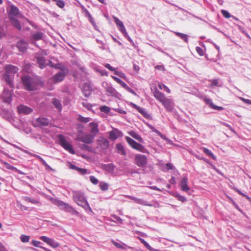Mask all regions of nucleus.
I'll return each mask as SVG.
<instances>
[{
	"label": "nucleus",
	"mask_w": 251,
	"mask_h": 251,
	"mask_svg": "<svg viewBox=\"0 0 251 251\" xmlns=\"http://www.w3.org/2000/svg\"><path fill=\"white\" fill-rule=\"evenodd\" d=\"M153 96L157 100L163 105L167 111H173L175 105L173 99L166 97L163 93L160 92L157 89L154 90Z\"/></svg>",
	"instance_id": "obj_1"
},
{
	"label": "nucleus",
	"mask_w": 251,
	"mask_h": 251,
	"mask_svg": "<svg viewBox=\"0 0 251 251\" xmlns=\"http://www.w3.org/2000/svg\"><path fill=\"white\" fill-rule=\"evenodd\" d=\"M73 198L78 205L82 207L86 211L92 212V210L83 192L77 191H74L73 192Z\"/></svg>",
	"instance_id": "obj_2"
},
{
	"label": "nucleus",
	"mask_w": 251,
	"mask_h": 251,
	"mask_svg": "<svg viewBox=\"0 0 251 251\" xmlns=\"http://www.w3.org/2000/svg\"><path fill=\"white\" fill-rule=\"evenodd\" d=\"M6 73L3 75V78L6 83L10 87H13V75L17 72L18 68L11 65H7L5 66Z\"/></svg>",
	"instance_id": "obj_3"
},
{
	"label": "nucleus",
	"mask_w": 251,
	"mask_h": 251,
	"mask_svg": "<svg viewBox=\"0 0 251 251\" xmlns=\"http://www.w3.org/2000/svg\"><path fill=\"white\" fill-rule=\"evenodd\" d=\"M25 89L28 91H34L38 85V80L28 76H25L22 78Z\"/></svg>",
	"instance_id": "obj_4"
},
{
	"label": "nucleus",
	"mask_w": 251,
	"mask_h": 251,
	"mask_svg": "<svg viewBox=\"0 0 251 251\" xmlns=\"http://www.w3.org/2000/svg\"><path fill=\"white\" fill-rule=\"evenodd\" d=\"M19 13V9L16 6H12L11 7L9 11V18L11 24L16 27L18 30L22 29L21 24L18 20L15 17Z\"/></svg>",
	"instance_id": "obj_5"
},
{
	"label": "nucleus",
	"mask_w": 251,
	"mask_h": 251,
	"mask_svg": "<svg viewBox=\"0 0 251 251\" xmlns=\"http://www.w3.org/2000/svg\"><path fill=\"white\" fill-rule=\"evenodd\" d=\"M102 85L108 96H112L118 99L121 98V95L112 86L111 84L107 82H103Z\"/></svg>",
	"instance_id": "obj_6"
},
{
	"label": "nucleus",
	"mask_w": 251,
	"mask_h": 251,
	"mask_svg": "<svg viewBox=\"0 0 251 251\" xmlns=\"http://www.w3.org/2000/svg\"><path fill=\"white\" fill-rule=\"evenodd\" d=\"M125 139L129 145L133 149L143 153H148V151L142 145L136 142L129 137L126 136Z\"/></svg>",
	"instance_id": "obj_7"
},
{
	"label": "nucleus",
	"mask_w": 251,
	"mask_h": 251,
	"mask_svg": "<svg viewBox=\"0 0 251 251\" xmlns=\"http://www.w3.org/2000/svg\"><path fill=\"white\" fill-rule=\"evenodd\" d=\"M57 138L60 145L66 151L72 154H75V151L73 149L72 145L69 143L66 139L64 136L62 134H58Z\"/></svg>",
	"instance_id": "obj_8"
},
{
	"label": "nucleus",
	"mask_w": 251,
	"mask_h": 251,
	"mask_svg": "<svg viewBox=\"0 0 251 251\" xmlns=\"http://www.w3.org/2000/svg\"><path fill=\"white\" fill-rule=\"evenodd\" d=\"M148 163V159L146 155L137 154L135 156V163L139 167L143 168Z\"/></svg>",
	"instance_id": "obj_9"
},
{
	"label": "nucleus",
	"mask_w": 251,
	"mask_h": 251,
	"mask_svg": "<svg viewBox=\"0 0 251 251\" xmlns=\"http://www.w3.org/2000/svg\"><path fill=\"white\" fill-rule=\"evenodd\" d=\"M54 203L59 206L62 210H65L67 212H76L72 207L70 206L68 204L58 200H55L53 201Z\"/></svg>",
	"instance_id": "obj_10"
},
{
	"label": "nucleus",
	"mask_w": 251,
	"mask_h": 251,
	"mask_svg": "<svg viewBox=\"0 0 251 251\" xmlns=\"http://www.w3.org/2000/svg\"><path fill=\"white\" fill-rule=\"evenodd\" d=\"M39 239L53 248H57L60 246V244L57 242L47 236H41L39 237Z\"/></svg>",
	"instance_id": "obj_11"
},
{
	"label": "nucleus",
	"mask_w": 251,
	"mask_h": 251,
	"mask_svg": "<svg viewBox=\"0 0 251 251\" xmlns=\"http://www.w3.org/2000/svg\"><path fill=\"white\" fill-rule=\"evenodd\" d=\"M25 152L31 156H34L36 158L40 160L42 162V164L45 166L47 170H53V169L46 163V162L40 156L35 154L32 153L31 152L28 151H25Z\"/></svg>",
	"instance_id": "obj_12"
},
{
	"label": "nucleus",
	"mask_w": 251,
	"mask_h": 251,
	"mask_svg": "<svg viewBox=\"0 0 251 251\" xmlns=\"http://www.w3.org/2000/svg\"><path fill=\"white\" fill-rule=\"evenodd\" d=\"M95 136L91 134H86L80 138V141L86 144H91L93 142Z\"/></svg>",
	"instance_id": "obj_13"
},
{
	"label": "nucleus",
	"mask_w": 251,
	"mask_h": 251,
	"mask_svg": "<svg viewBox=\"0 0 251 251\" xmlns=\"http://www.w3.org/2000/svg\"><path fill=\"white\" fill-rule=\"evenodd\" d=\"M17 109L20 113L24 114H28L33 112V109L31 108L22 104L18 106Z\"/></svg>",
	"instance_id": "obj_14"
},
{
	"label": "nucleus",
	"mask_w": 251,
	"mask_h": 251,
	"mask_svg": "<svg viewBox=\"0 0 251 251\" xmlns=\"http://www.w3.org/2000/svg\"><path fill=\"white\" fill-rule=\"evenodd\" d=\"M122 132L118 129L115 128L109 132V137L111 140H115L118 137L122 136Z\"/></svg>",
	"instance_id": "obj_15"
},
{
	"label": "nucleus",
	"mask_w": 251,
	"mask_h": 251,
	"mask_svg": "<svg viewBox=\"0 0 251 251\" xmlns=\"http://www.w3.org/2000/svg\"><path fill=\"white\" fill-rule=\"evenodd\" d=\"M66 75L64 71H61L55 74L52 77L53 81L57 83L62 81Z\"/></svg>",
	"instance_id": "obj_16"
},
{
	"label": "nucleus",
	"mask_w": 251,
	"mask_h": 251,
	"mask_svg": "<svg viewBox=\"0 0 251 251\" xmlns=\"http://www.w3.org/2000/svg\"><path fill=\"white\" fill-rule=\"evenodd\" d=\"M188 179L186 177H183L180 182V186L181 190L184 192H188L190 188L188 186Z\"/></svg>",
	"instance_id": "obj_17"
},
{
	"label": "nucleus",
	"mask_w": 251,
	"mask_h": 251,
	"mask_svg": "<svg viewBox=\"0 0 251 251\" xmlns=\"http://www.w3.org/2000/svg\"><path fill=\"white\" fill-rule=\"evenodd\" d=\"M99 145L103 149H106L109 146V142L107 139L104 137H100L98 140Z\"/></svg>",
	"instance_id": "obj_18"
},
{
	"label": "nucleus",
	"mask_w": 251,
	"mask_h": 251,
	"mask_svg": "<svg viewBox=\"0 0 251 251\" xmlns=\"http://www.w3.org/2000/svg\"><path fill=\"white\" fill-rule=\"evenodd\" d=\"M27 46V43L23 40H20L17 43V47L18 48L19 51L22 52H25L26 51Z\"/></svg>",
	"instance_id": "obj_19"
},
{
	"label": "nucleus",
	"mask_w": 251,
	"mask_h": 251,
	"mask_svg": "<svg viewBox=\"0 0 251 251\" xmlns=\"http://www.w3.org/2000/svg\"><path fill=\"white\" fill-rule=\"evenodd\" d=\"M89 126L91 127L90 130L91 134L94 135V136L95 137L99 132L98 124L95 122H91L89 124Z\"/></svg>",
	"instance_id": "obj_20"
},
{
	"label": "nucleus",
	"mask_w": 251,
	"mask_h": 251,
	"mask_svg": "<svg viewBox=\"0 0 251 251\" xmlns=\"http://www.w3.org/2000/svg\"><path fill=\"white\" fill-rule=\"evenodd\" d=\"M3 101L9 103L11 101V93L9 90H7L6 89H4L3 92Z\"/></svg>",
	"instance_id": "obj_21"
},
{
	"label": "nucleus",
	"mask_w": 251,
	"mask_h": 251,
	"mask_svg": "<svg viewBox=\"0 0 251 251\" xmlns=\"http://www.w3.org/2000/svg\"><path fill=\"white\" fill-rule=\"evenodd\" d=\"M130 105H131V106L132 107L136 109L139 113H140L145 117H146V118L149 117V115L146 111V110L144 108H141L133 103H131Z\"/></svg>",
	"instance_id": "obj_22"
},
{
	"label": "nucleus",
	"mask_w": 251,
	"mask_h": 251,
	"mask_svg": "<svg viewBox=\"0 0 251 251\" xmlns=\"http://www.w3.org/2000/svg\"><path fill=\"white\" fill-rule=\"evenodd\" d=\"M204 101L207 104L209 105L210 107L213 109H216L220 111L224 109L223 107L215 105L213 103L212 100L210 99H205Z\"/></svg>",
	"instance_id": "obj_23"
},
{
	"label": "nucleus",
	"mask_w": 251,
	"mask_h": 251,
	"mask_svg": "<svg viewBox=\"0 0 251 251\" xmlns=\"http://www.w3.org/2000/svg\"><path fill=\"white\" fill-rule=\"evenodd\" d=\"M36 122L39 126H47L49 124V120L46 118H38L36 119Z\"/></svg>",
	"instance_id": "obj_24"
},
{
	"label": "nucleus",
	"mask_w": 251,
	"mask_h": 251,
	"mask_svg": "<svg viewBox=\"0 0 251 251\" xmlns=\"http://www.w3.org/2000/svg\"><path fill=\"white\" fill-rule=\"evenodd\" d=\"M37 62L40 68L43 69L46 66L47 61L45 60L43 57L38 56L37 57Z\"/></svg>",
	"instance_id": "obj_25"
},
{
	"label": "nucleus",
	"mask_w": 251,
	"mask_h": 251,
	"mask_svg": "<svg viewBox=\"0 0 251 251\" xmlns=\"http://www.w3.org/2000/svg\"><path fill=\"white\" fill-rule=\"evenodd\" d=\"M111 242L117 248L126 249L128 247V246L126 244L121 242H117L114 241L113 240H112Z\"/></svg>",
	"instance_id": "obj_26"
},
{
	"label": "nucleus",
	"mask_w": 251,
	"mask_h": 251,
	"mask_svg": "<svg viewBox=\"0 0 251 251\" xmlns=\"http://www.w3.org/2000/svg\"><path fill=\"white\" fill-rule=\"evenodd\" d=\"M23 199L25 201L29 202H31L32 203L35 204L41 205V203L38 200L31 198L30 197H24L23 198Z\"/></svg>",
	"instance_id": "obj_27"
},
{
	"label": "nucleus",
	"mask_w": 251,
	"mask_h": 251,
	"mask_svg": "<svg viewBox=\"0 0 251 251\" xmlns=\"http://www.w3.org/2000/svg\"><path fill=\"white\" fill-rule=\"evenodd\" d=\"M44 33L41 31L37 32L32 35V38L34 40H41L43 37Z\"/></svg>",
	"instance_id": "obj_28"
},
{
	"label": "nucleus",
	"mask_w": 251,
	"mask_h": 251,
	"mask_svg": "<svg viewBox=\"0 0 251 251\" xmlns=\"http://www.w3.org/2000/svg\"><path fill=\"white\" fill-rule=\"evenodd\" d=\"M129 134L133 138L136 139L139 142H140V143H143V142L144 141H143V138L141 137V136L139 134H138V133H136L135 132L131 131V132H130Z\"/></svg>",
	"instance_id": "obj_29"
},
{
	"label": "nucleus",
	"mask_w": 251,
	"mask_h": 251,
	"mask_svg": "<svg viewBox=\"0 0 251 251\" xmlns=\"http://www.w3.org/2000/svg\"><path fill=\"white\" fill-rule=\"evenodd\" d=\"M82 92L86 97H88L91 94V89L90 86H85L82 89Z\"/></svg>",
	"instance_id": "obj_30"
},
{
	"label": "nucleus",
	"mask_w": 251,
	"mask_h": 251,
	"mask_svg": "<svg viewBox=\"0 0 251 251\" xmlns=\"http://www.w3.org/2000/svg\"><path fill=\"white\" fill-rule=\"evenodd\" d=\"M3 164H4V165L5 166V167L7 169H9V170H13V171L18 173L19 174H23V173L21 171L19 170L18 169H17L15 167L11 166L9 164L7 163H6L5 162H3Z\"/></svg>",
	"instance_id": "obj_31"
},
{
	"label": "nucleus",
	"mask_w": 251,
	"mask_h": 251,
	"mask_svg": "<svg viewBox=\"0 0 251 251\" xmlns=\"http://www.w3.org/2000/svg\"><path fill=\"white\" fill-rule=\"evenodd\" d=\"M175 34L180 37L181 39L184 40L186 43H188V35L187 34L178 32H175Z\"/></svg>",
	"instance_id": "obj_32"
},
{
	"label": "nucleus",
	"mask_w": 251,
	"mask_h": 251,
	"mask_svg": "<svg viewBox=\"0 0 251 251\" xmlns=\"http://www.w3.org/2000/svg\"><path fill=\"white\" fill-rule=\"evenodd\" d=\"M52 102L53 104V105L57 108L58 110H61L62 108V105L59 101L57 99H53L52 100Z\"/></svg>",
	"instance_id": "obj_33"
},
{
	"label": "nucleus",
	"mask_w": 251,
	"mask_h": 251,
	"mask_svg": "<svg viewBox=\"0 0 251 251\" xmlns=\"http://www.w3.org/2000/svg\"><path fill=\"white\" fill-rule=\"evenodd\" d=\"M203 151L206 154L210 156L214 160L216 159V156L208 149H207L206 148H204L203 149Z\"/></svg>",
	"instance_id": "obj_34"
},
{
	"label": "nucleus",
	"mask_w": 251,
	"mask_h": 251,
	"mask_svg": "<svg viewBox=\"0 0 251 251\" xmlns=\"http://www.w3.org/2000/svg\"><path fill=\"white\" fill-rule=\"evenodd\" d=\"M140 241L144 246L150 251H158V250L152 248L144 239L141 238Z\"/></svg>",
	"instance_id": "obj_35"
},
{
	"label": "nucleus",
	"mask_w": 251,
	"mask_h": 251,
	"mask_svg": "<svg viewBox=\"0 0 251 251\" xmlns=\"http://www.w3.org/2000/svg\"><path fill=\"white\" fill-rule=\"evenodd\" d=\"M108 184L104 182L100 181L99 183V187L100 189L102 191L107 190L108 189Z\"/></svg>",
	"instance_id": "obj_36"
},
{
	"label": "nucleus",
	"mask_w": 251,
	"mask_h": 251,
	"mask_svg": "<svg viewBox=\"0 0 251 251\" xmlns=\"http://www.w3.org/2000/svg\"><path fill=\"white\" fill-rule=\"evenodd\" d=\"M158 86L160 89L163 90L164 91H166L167 93L169 94L171 93L170 89L164 84L159 83L158 84Z\"/></svg>",
	"instance_id": "obj_37"
},
{
	"label": "nucleus",
	"mask_w": 251,
	"mask_h": 251,
	"mask_svg": "<svg viewBox=\"0 0 251 251\" xmlns=\"http://www.w3.org/2000/svg\"><path fill=\"white\" fill-rule=\"evenodd\" d=\"M116 148L119 151H120L122 154L126 155V152L124 149L123 146L121 144L116 145Z\"/></svg>",
	"instance_id": "obj_38"
},
{
	"label": "nucleus",
	"mask_w": 251,
	"mask_h": 251,
	"mask_svg": "<svg viewBox=\"0 0 251 251\" xmlns=\"http://www.w3.org/2000/svg\"><path fill=\"white\" fill-rule=\"evenodd\" d=\"M211 83L210 85V87H214L215 86L216 87H220L221 86L219 85V81L217 79H211L209 80Z\"/></svg>",
	"instance_id": "obj_39"
},
{
	"label": "nucleus",
	"mask_w": 251,
	"mask_h": 251,
	"mask_svg": "<svg viewBox=\"0 0 251 251\" xmlns=\"http://www.w3.org/2000/svg\"><path fill=\"white\" fill-rule=\"evenodd\" d=\"M78 120L82 123H87L91 120V118L90 117H84L82 116H79Z\"/></svg>",
	"instance_id": "obj_40"
},
{
	"label": "nucleus",
	"mask_w": 251,
	"mask_h": 251,
	"mask_svg": "<svg viewBox=\"0 0 251 251\" xmlns=\"http://www.w3.org/2000/svg\"><path fill=\"white\" fill-rule=\"evenodd\" d=\"M136 203L144 206L150 205L148 201L140 198H138Z\"/></svg>",
	"instance_id": "obj_41"
},
{
	"label": "nucleus",
	"mask_w": 251,
	"mask_h": 251,
	"mask_svg": "<svg viewBox=\"0 0 251 251\" xmlns=\"http://www.w3.org/2000/svg\"><path fill=\"white\" fill-rule=\"evenodd\" d=\"M113 18L118 27V28H119L120 27H121V26L124 25L123 23L116 17L113 16Z\"/></svg>",
	"instance_id": "obj_42"
},
{
	"label": "nucleus",
	"mask_w": 251,
	"mask_h": 251,
	"mask_svg": "<svg viewBox=\"0 0 251 251\" xmlns=\"http://www.w3.org/2000/svg\"><path fill=\"white\" fill-rule=\"evenodd\" d=\"M30 239L29 236H26L23 234L20 237V239L23 243H27L29 242Z\"/></svg>",
	"instance_id": "obj_43"
},
{
	"label": "nucleus",
	"mask_w": 251,
	"mask_h": 251,
	"mask_svg": "<svg viewBox=\"0 0 251 251\" xmlns=\"http://www.w3.org/2000/svg\"><path fill=\"white\" fill-rule=\"evenodd\" d=\"M112 217L113 218V221L114 222L121 224L123 223V220L120 217L115 215H112Z\"/></svg>",
	"instance_id": "obj_44"
},
{
	"label": "nucleus",
	"mask_w": 251,
	"mask_h": 251,
	"mask_svg": "<svg viewBox=\"0 0 251 251\" xmlns=\"http://www.w3.org/2000/svg\"><path fill=\"white\" fill-rule=\"evenodd\" d=\"M78 172L81 175L90 174L91 173V172L90 171H88L87 169H82V168H79Z\"/></svg>",
	"instance_id": "obj_45"
},
{
	"label": "nucleus",
	"mask_w": 251,
	"mask_h": 251,
	"mask_svg": "<svg viewBox=\"0 0 251 251\" xmlns=\"http://www.w3.org/2000/svg\"><path fill=\"white\" fill-rule=\"evenodd\" d=\"M82 104L84 107L89 110H91L93 106L91 104L88 103L86 101L82 102Z\"/></svg>",
	"instance_id": "obj_46"
},
{
	"label": "nucleus",
	"mask_w": 251,
	"mask_h": 251,
	"mask_svg": "<svg viewBox=\"0 0 251 251\" xmlns=\"http://www.w3.org/2000/svg\"><path fill=\"white\" fill-rule=\"evenodd\" d=\"M90 180L94 185H97L99 183L98 179L93 176H90Z\"/></svg>",
	"instance_id": "obj_47"
},
{
	"label": "nucleus",
	"mask_w": 251,
	"mask_h": 251,
	"mask_svg": "<svg viewBox=\"0 0 251 251\" xmlns=\"http://www.w3.org/2000/svg\"><path fill=\"white\" fill-rule=\"evenodd\" d=\"M100 110L101 112H104L105 113H107L109 112L110 109L109 107L107 106H102L100 108Z\"/></svg>",
	"instance_id": "obj_48"
},
{
	"label": "nucleus",
	"mask_w": 251,
	"mask_h": 251,
	"mask_svg": "<svg viewBox=\"0 0 251 251\" xmlns=\"http://www.w3.org/2000/svg\"><path fill=\"white\" fill-rule=\"evenodd\" d=\"M221 12L223 15L226 18H229L231 17L230 13L226 10H222Z\"/></svg>",
	"instance_id": "obj_49"
},
{
	"label": "nucleus",
	"mask_w": 251,
	"mask_h": 251,
	"mask_svg": "<svg viewBox=\"0 0 251 251\" xmlns=\"http://www.w3.org/2000/svg\"><path fill=\"white\" fill-rule=\"evenodd\" d=\"M196 51L197 53L200 55V56H203L204 54V51L202 48L197 47L196 48Z\"/></svg>",
	"instance_id": "obj_50"
},
{
	"label": "nucleus",
	"mask_w": 251,
	"mask_h": 251,
	"mask_svg": "<svg viewBox=\"0 0 251 251\" xmlns=\"http://www.w3.org/2000/svg\"><path fill=\"white\" fill-rule=\"evenodd\" d=\"M119 30L124 35H127V32L124 25L118 28Z\"/></svg>",
	"instance_id": "obj_51"
},
{
	"label": "nucleus",
	"mask_w": 251,
	"mask_h": 251,
	"mask_svg": "<svg viewBox=\"0 0 251 251\" xmlns=\"http://www.w3.org/2000/svg\"><path fill=\"white\" fill-rule=\"evenodd\" d=\"M114 74H115V75L119 76V77H120L121 78H126L125 75L124 73H123L122 72H119L117 71H115Z\"/></svg>",
	"instance_id": "obj_52"
},
{
	"label": "nucleus",
	"mask_w": 251,
	"mask_h": 251,
	"mask_svg": "<svg viewBox=\"0 0 251 251\" xmlns=\"http://www.w3.org/2000/svg\"><path fill=\"white\" fill-rule=\"evenodd\" d=\"M31 244L36 247H39L41 248L40 245L41 244V242L40 241H38L36 240H32L31 241Z\"/></svg>",
	"instance_id": "obj_53"
},
{
	"label": "nucleus",
	"mask_w": 251,
	"mask_h": 251,
	"mask_svg": "<svg viewBox=\"0 0 251 251\" xmlns=\"http://www.w3.org/2000/svg\"><path fill=\"white\" fill-rule=\"evenodd\" d=\"M56 4L60 8H63L65 5L64 1L62 0H57L56 2Z\"/></svg>",
	"instance_id": "obj_54"
},
{
	"label": "nucleus",
	"mask_w": 251,
	"mask_h": 251,
	"mask_svg": "<svg viewBox=\"0 0 251 251\" xmlns=\"http://www.w3.org/2000/svg\"><path fill=\"white\" fill-rule=\"evenodd\" d=\"M104 66L105 68H106L107 69L111 71H113L114 72H115V71H116V69L112 67L109 64L106 63L104 64Z\"/></svg>",
	"instance_id": "obj_55"
},
{
	"label": "nucleus",
	"mask_w": 251,
	"mask_h": 251,
	"mask_svg": "<svg viewBox=\"0 0 251 251\" xmlns=\"http://www.w3.org/2000/svg\"><path fill=\"white\" fill-rule=\"evenodd\" d=\"M176 197L177 198L178 200L179 201H181L182 202H185L186 201V199L185 197L184 196H182L180 195H179V194H177L176 195Z\"/></svg>",
	"instance_id": "obj_56"
},
{
	"label": "nucleus",
	"mask_w": 251,
	"mask_h": 251,
	"mask_svg": "<svg viewBox=\"0 0 251 251\" xmlns=\"http://www.w3.org/2000/svg\"><path fill=\"white\" fill-rule=\"evenodd\" d=\"M149 204L151 205H148V206H150V207H160V204L159 203L156 201H154L152 203H151L149 202Z\"/></svg>",
	"instance_id": "obj_57"
},
{
	"label": "nucleus",
	"mask_w": 251,
	"mask_h": 251,
	"mask_svg": "<svg viewBox=\"0 0 251 251\" xmlns=\"http://www.w3.org/2000/svg\"><path fill=\"white\" fill-rule=\"evenodd\" d=\"M126 90L128 92L132 94L133 95L137 96V94L135 92V91L131 88H130L128 86L126 87Z\"/></svg>",
	"instance_id": "obj_58"
},
{
	"label": "nucleus",
	"mask_w": 251,
	"mask_h": 251,
	"mask_svg": "<svg viewBox=\"0 0 251 251\" xmlns=\"http://www.w3.org/2000/svg\"><path fill=\"white\" fill-rule=\"evenodd\" d=\"M238 29L242 32H243V33L245 34L248 37H249V35L247 33H246V31L245 30V29L244 27H243L242 26H240V25H238Z\"/></svg>",
	"instance_id": "obj_59"
},
{
	"label": "nucleus",
	"mask_w": 251,
	"mask_h": 251,
	"mask_svg": "<svg viewBox=\"0 0 251 251\" xmlns=\"http://www.w3.org/2000/svg\"><path fill=\"white\" fill-rule=\"evenodd\" d=\"M99 72L102 76H107L108 75V73L106 70H100Z\"/></svg>",
	"instance_id": "obj_60"
},
{
	"label": "nucleus",
	"mask_w": 251,
	"mask_h": 251,
	"mask_svg": "<svg viewBox=\"0 0 251 251\" xmlns=\"http://www.w3.org/2000/svg\"><path fill=\"white\" fill-rule=\"evenodd\" d=\"M166 168L167 170H172L173 166L172 164L168 163L166 164Z\"/></svg>",
	"instance_id": "obj_61"
},
{
	"label": "nucleus",
	"mask_w": 251,
	"mask_h": 251,
	"mask_svg": "<svg viewBox=\"0 0 251 251\" xmlns=\"http://www.w3.org/2000/svg\"><path fill=\"white\" fill-rule=\"evenodd\" d=\"M125 197L126 198H127L131 200L134 201L135 202H136L137 200L138 199L137 198H136V197H133V196H129V195H126V196H125Z\"/></svg>",
	"instance_id": "obj_62"
},
{
	"label": "nucleus",
	"mask_w": 251,
	"mask_h": 251,
	"mask_svg": "<svg viewBox=\"0 0 251 251\" xmlns=\"http://www.w3.org/2000/svg\"><path fill=\"white\" fill-rule=\"evenodd\" d=\"M151 129H152V131L155 132L156 134H157L159 136L161 134V133L157 129L154 128L153 126H150Z\"/></svg>",
	"instance_id": "obj_63"
},
{
	"label": "nucleus",
	"mask_w": 251,
	"mask_h": 251,
	"mask_svg": "<svg viewBox=\"0 0 251 251\" xmlns=\"http://www.w3.org/2000/svg\"><path fill=\"white\" fill-rule=\"evenodd\" d=\"M241 100L244 101L245 103H247V104H251V100H249V99H244V98H241Z\"/></svg>",
	"instance_id": "obj_64"
}]
</instances>
